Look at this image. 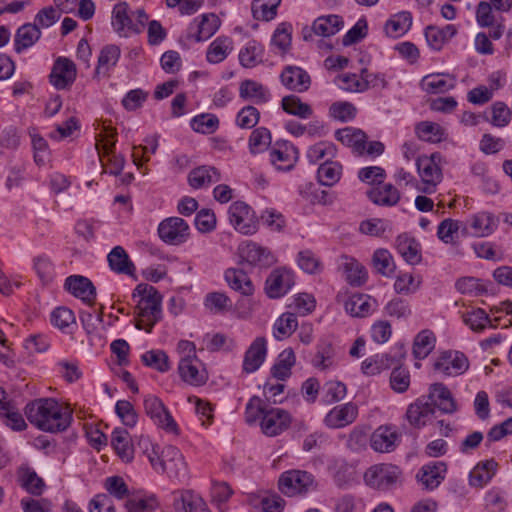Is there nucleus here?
<instances>
[{
  "label": "nucleus",
  "mask_w": 512,
  "mask_h": 512,
  "mask_svg": "<svg viewBox=\"0 0 512 512\" xmlns=\"http://www.w3.org/2000/svg\"><path fill=\"white\" fill-rule=\"evenodd\" d=\"M178 371L181 379L193 386L206 383L208 374L198 357H181Z\"/></svg>",
  "instance_id": "14"
},
{
  "label": "nucleus",
  "mask_w": 512,
  "mask_h": 512,
  "mask_svg": "<svg viewBox=\"0 0 512 512\" xmlns=\"http://www.w3.org/2000/svg\"><path fill=\"white\" fill-rule=\"evenodd\" d=\"M447 465L443 461H433L423 465L416 478L426 490H434L445 479Z\"/></svg>",
  "instance_id": "18"
},
{
  "label": "nucleus",
  "mask_w": 512,
  "mask_h": 512,
  "mask_svg": "<svg viewBox=\"0 0 512 512\" xmlns=\"http://www.w3.org/2000/svg\"><path fill=\"white\" fill-rule=\"evenodd\" d=\"M419 244L415 239L407 235H399L396 239V249L404 260L412 265L421 261V254L418 248Z\"/></svg>",
  "instance_id": "39"
},
{
  "label": "nucleus",
  "mask_w": 512,
  "mask_h": 512,
  "mask_svg": "<svg viewBox=\"0 0 512 512\" xmlns=\"http://www.w3.org/2000/svg\"><path fill=\"white\" fill-rule=\"evenodd\" d=\"M401 435L395 427L383 425L378 427L371 435L370 444L373 450L380 453H389L396 449Z\"/></svg>",
  "instance_id": "17"
},
{
  "label": "nucleus",
  "mask_w": 512,
  "mask_h": 512,
  "mask_svg": "<svg viewBox=\"0 0 512 512\" xmlns=\"http://www.w3.org/2000/svg\"><path fill=\"white\" fill-rule=\"evenodd\" d=\"M220 178V173L215 167L200 166L189 173L188 181L190 186L195 189H199L218 182Z\"/></svg>",
  "instance_id": "35"
},
{
  "label": "nucleus",
  "mask_w": 512,
  "mask_h": 512,
  "mask_svg": "<svg viewBox=\"0 0 512 512\" xmlns=\"http://www.w3.org/2000/svg\"><path fill=\"white\" fill-rule=\"evenodd\" d=\"M335 137L344 145L352 147L353 150L357 152L359 155L365 153L367 136L363 131L347 127L344 129L337 130L335 133Z\"/></svg>",
  "instance_id": "34"
},
{
  "label": "nucleus",
  "mask_w": 512,
  "mask_h": 512,
  "mask_svg": "<svg viewBox=\"0 0 512 512\" xmlns=\"http://www.w3.org/2000/svg\"><path fill=\"white\" fill-rule=\"evenodd\" d=\"M457 33L454 25L448 24L443 28L428 26L425 29V37L428 45L434 50H441L442 47L452 39Z\"/></svg>",
  "instance_id": "30"
},
{
  "label": "nucleus",
  "mask_w": 512,
  "mask_h": 512,
  "mask_svg": "<svg viewBox=\"0 0 512 512\" xmlns=\"http://www.w3.org/2000/svg\"><path fill=\"white\" fill-rule=\"evenodd\" d=\"M64 287L72 295L80 298L89 305H93L96 299V288L85 276L72 275L66 278Z\"/></svg>",
  "instance_id": "20"
},
{
  "label": "nucleus",
  "mask_w": 512,
  "mask_h": 512,
  "mask_svg": "<svg viewBox=\"0 0 512 512\" xmlns=\"http://www.w3.org/2000/svg\"><path fill=\"white\" fill-rule=\"evenodd\" d=\"M292 422L291 415L282 408H269L260 421L261 431L274 437L287 430Z\"/></svg>",
  "instance_id": "11"
},
{
  "label": "nucleus",
  "mask_w": 512,
  "mask_h": 512,
  "mask_svg": "<svg viewBox=\"0 0 512 512\" xmlns=\"http://www.w3.org/2000/svg\"><path fill=\"white\" fill-rule=\"evenodd\" d=\"M316 486L313 475L302 470L286 471L278 480L279 490L286 496L307 493Z\"/></svg>",
  "instance_id": "5"
},
{
  "label": "nucleus",
  "mask_w": 512,
  "mask_h": 512,
  "mask_svg": "<svg viewBox=\"0 0 512 512\" xmlns=\"http://www.w3.org/2000/svg\"><path fill=\"white\" fill-rule=\"evenodd\" d=\"M281 0H253L252 14L256 20L270 21L275 18Z\"/></svg>",
  "instance_id": "52"
},
{
  "label": "nucleus",
  "mask_w": 512,
  "mask_h": 512,
  "mask_svg": "<svg viewBox=\"0 0 512 512\" xmlns=\"http://www.w3.org/2000/svg\"><path fill=\"white\" fill-rule=\"evenodd\" d=\"M225 280L228 286L243 296L254 293V285L247 273L239 268H229L225 271Z\"/></svg>",
  "instance_id": "28"
},
{
  "label": "nucleus",
  "mask_w": 512,
  "mask_h": 512,
  "mask_svg": "<svg viewBox=\"0 0 512 512\" xmlns=\"http://www.w3.org/2000/svg\"><path fill=\"white\" fill-rule=\"evenodd\" d=\"M347 393L346 385L340 381H327L322 387V400L324 403L332 404L341 401Z\"/></svg>",
  "instance_id": "60"
},
{
  "label": "nucleus",
  "mask_w": 512,
  "mask_h": 512,
  "mask_svg": "<svg viewBox=\"0 0 512 512\" xmlns=\"http://www.w3.org/2000/svg\"><path fill=\"white\" fill-rule=\"evenodd\" d=\"M295 354L291 348L283 350L276 363L271 368V374L278 380H285L291 375V368L295 364Z\"/></svg>",
  "instance_id": "42"
},
{
  "label": "nucleus",
  "mask_w": 512,
  "mask_h": 512,
  "mask_svg": "<svg viewBox=\"0 0 512 512\" xmlns=\"http://www.w3.org/2000/svg\"><path fill=\"white\" fill-rule=\"evenodd\" d=\"M432 403V407L438 408L443 413H453L456 411V404L451 392L442 383L431 385L429 395L426 397Z\"/></svg>",
  "instance_id": "25"
},
{
  "label": "nucleus",
  "mask_w": 512,
  "mask_h": 512,
  "mask_svg": "<svg viewBox=\"0 0 512 512\" xmlns=\"http://www.w3.org/2000/svg\"><path fill=\"white\" fill-rule=\"evenodd\" d=\"M220 26V19L217 15L210 13L204 14L201 21L197 24L196 41H204L212 37Z\"/></svg>",
  "instance_id": "56"
},
{
  "label": "nucleus",
  "mask_w": 512,
  "mask_h": 512,
  "mask_svg": "<svg viewBox=\"0 0 512 512\" xmlns=\"http://www.w3.org/2000/svg\"><path fill=\"white\" fill-rule=\"evenodd\" d=\"M158 234L165 243L178 245L188 238L189 226L180 217H170L160 223Z\"/></svg>",
  "instance_id": "13"
},
{
  "label": "nucleus",
  "mask_w": 512,
  "mask_h": 512,
  "mask_svg": "<svg viewBox=\"0 0 512 512\" xmlns=\"http://www.w3.org/2000/svg\"><path fill=\"white\" fill-rule=\"evenodd\" d=\"M297 318L293 313L282 314L274 324V335L281 340L289 337L297 328Z\"/></svg>",
  "instance_id": "61"
},
{
  "label": "nucleus",
  "mask_w": 512,
  "mask_h": 512,
  "mask_svg": "<svg viewBox=\"0 0 512 512\" xmlns=\"http://www.w3.org/2000/svg\"><path fill=\"white\" fill-rule=\"evenodd\" d=\"M116 134V129L103 124L102 132L97 136L96 142V149L98 154L101 155V153H103L109 157V173L115 176L122 172L125 164L124 157L114 153L116 143L114 138Z\"/></svg>",
  "instance_id": "6"
},
{
  "label": "nucleus",
  "mask_w": 512,
  "mask_h": 512,
  "mask_svg": "<svg viewBox=\"0 0 512 512\" xmlns=\"http://www.w3.org/2000/svg\"><path fill=\"white\" fill-rule=\"evenodd\" d=\"M361 74V78H359L357 74H343L338 76L337 79L341 82L339 87L349 92L365 91L371 82L369 79L370 74H368L366 69H363Z\"/></svg>",
  "instance_id": "45"
},
{
  "label": "nucleus",
  "mask_w": 512,
  "mask_h": 512,
  "mask_svg": "<svg viewBox=\"0 0 512 512\" xmlns=\"http://www.w3.org/2000/svg\"><path fill=\"white\" fill-rule=\"evenodd\" d=\"M142 361L159 372H167L170 369L167 354L162 350H150L142 355Z\"/></svg>",
  "instance_id": "63"
},
{
  "label": "nucleus",
  "mask_w": 512,
  "mask_h": 512,
  "mask_svg": "<svg viewBox=\"0 0 512 512\" xmlns=\"http://www.w3.org/2000/svg\"><path fill=\"white\" fill-rule=\"evenodd\" d=\"M433 414L432 403L423 396L408 406L405 416L411 426L420 429L426 425Z\"/></svg>",
  "instance_id": "22"
},
{
  "label": "nucleus",
  "mask_w": 512,
  "mask_h": 512,
  "mask_svg": "<svg viewBox=\"0 0 512 512\" xmlns=\"http://www.w3.org/2000/svg\"><path fill=\"white\" fill-rule=\"evenodd\" d=\"M281 107L286 113L297 116L301 119H307L313 114L311 106L302 102L301 99L296 95H288L283 97L281 101Z\"/></svg>",
  "instance_id": "47"
},
{
  "label": "nucleus",
  "mask_w": 512,
  "mask_h": 512,
  "mask_svg": "<svg viewBox=\"0 0 512 512\" xmlns=\"http://www.w3.org/2000/svg\"><path fill=\"white\" fill-rule=\"evenodd\" d=\"M129 5L127 2H119L117 3L112 11V25L114 29L120 33L125 28L139 31V29L135 28L130 18L129 14Z\"/></svg>",
  "instance_id": "50"
},
{
  "label": "nucleus",
  "mask_w": 512,
  "mask_h": 512,
  "mask_svg": "<svg viewBox=\"0 0 512 512\" xmlns=\"http://www.w3.org/2000/svg\"><path fill=\"white\" fill-rule=\"evenodd\" d=\"M41 37V30L36 23H26L20 26L14 37L15 51L21 53L23 50L33 46Z\"/></svg>",
  "instance_id": "29"
},
{
  "label": "nucleus",
  "mask_w": 512,
  "mask_h": 512,
  "mask_svg": "<svg viewBox=\"0 0 512 512\" xmlns=\"http://www.w3.org/2000/svg\"><path fill=\"white\" fill-rule=\"evenodd\" d=\"M462 318L463 322L476 332L483 331L488 324L493 328L497 326V324H492L489 315L481 308L463 314Z\"/></svg>",
  "instance_id": "57"
},
{
  "label": "nucleus",
  "mask_w": 512,
  "mask_h": 512,
  "mask_svg": "<svg viewBox=\"0 0 512 512\" xmlns=\"http://www.w3.org/2000/svg\"><path fill=\"white\" fill-rule=\"evenodd\" d=\"M176 512H211L205 501L191 491L181 492L174 499Z\"/></svg>",
  "instance_id": "32"
},
{
  "label": "nucleus",
  "mask_w": 512,
  "mask_h": 512,
  "mask_svg": "<svg viewBox=\"0 0 512 512\" xmlns=\"http://www.w3.org/2000/svg\"><path fill=\"white\" fill-rule=\"evenodd\" d=\"M344 25L342 18L338 15L320 16L314 20L312 31L322 37H330L338 33Z\"/></svg>",
  "instance_id": "36"
},
{
  "label": "nucleus",
  "mask_w": 512,
  "mask_h": 512,
  "mask_svg": "<svg viewBox=\"0 0 512 512\" xmlns=\"http://www.w3.org/2000/svg\"><path fill=\"white\" fill-rule=\"evenodd\" d=\"M0 417L5 418L6 425L13 430L22 431L27 427L22 414L12 402H9L6 406H0Z\"/></svg>",
  "instance_id": "62"
},
{
  "label": "nucleus",
  "mask_w": 512,
  "mask_h": 512,
  "mask_svg": "<svg viewBox=\"0 0 512 512\" xmlns=\"http://www.w3.org/2000/svg\"><path fill=\"white\" fill-rule=\"evenodd\" d=\"M469 367L467 357L458 351H444L434 363L435 371L445 376H458Z\"/></svg>",
  "instance_id": "12"
},
{
  "label": "nucleus",
  "mask_w": 512,
  "mask_h": 512,
  "mask_svg": "<svg viewBox=\"0 0 512 512\" xmlns=\"http://www.w3.org/2000/svg\"><path fill=\"white\" fill-rule=\"evenodd\" d=\"M412 25V15L408 11H402L393 15L385 24L387 36L399 37L405 34Z\"/></svg>",
  "instance_id": "41"
},
{
  "label": "nucleus",
  "mask_w": 512,
  "mask_h": 512,
  "mask_svg": "<svg viewBox=\"0 0 512 512\" xmlns=\"http://www.w3.org/2000/svg\"><path fill=\"white\" fill-rule=\"evenodd\" d=\"M476 20L480 27H490L489 35L493 40H499L505 31L504 19H496L492 6L486 1H481L477 5Z\"/></svg>",
  "instance_id": "15"
},
{
  "label": "nucleus",
  "mask_w": 512,
  "mask_h": 512,
  "mask_svg": "<svg viewBox=\"0 0 512 512\" xmlns=\"http://www.w3.org/2000/svg\"><path fill=\"white\" fill-rule=\"evenodd\" d=\"M436 338L431 330L425 329L417 334L413 342V355L416 359L426 358L435 347Z\"/></svg>",
  "instance_id": "43"
},
{
  "label": "nucleus",
  "mask_w": 512,
  "mask_h": 512,
  "mask_svg": "<svg viewBox=\"0 0 512 512\" xmlns=\"http://www.w3.org/2000/svg\"><path fill=\"white\" fill-rule=\"evenodd\" d=\"M343 264L346 280L352 286H361L367 279L365 267L353 258H345Z\"/></svg>",
  "instance_id": "49"
},
{
  "label": "nucleus",
  "mask_w": 512,
  "mask_h": 512,
  "mask_svg": "<svg viewBox=\"0 0 512 512\" xmlns=\"http://www.w3.org/2000/svg\"><path fill=\"white\" fill-rule=\"evenodd\" d=\"M240 97L243 99H251L256 103H266L269 99V94L266 88L253 80H244L239 87Z\"/></svg>",
  "instance_id": "46"
},
{
  "label": "nucleus",
  "mask_w": 512,
  "mask_h": 512,
  "mask_svg": "<svg viewBox=\"0 0 512 512\" xmlns=\"http://www.w3.org/2000/svg\"><path fill=\"white\" fill-rule=\"evenodd\" d=\"M294 285L293 275L285 269H275L267 277L265 291L270 298H279Z\"/></svg>",
  "instance_id": "19"
},
{
  "label": "nucleus",
  "mask_w": 512,
  "mask_h": 512,
  "mask_svg": "<svg viewBox=\"0 0 512 512\" xmlns=\"http://www.w3.org/2000/svg\"><path fill=\"white\" fill-rule=\"evenodd\" d=\"M120 53V48L116 45L104 46L98 57V65L95 70V75H99L102 69L108 71L111 67H114L119 60Z\"/></svg>",
  "instance_id": "59"
},
{
  "label": "nucleus",
  "mask_w": 512,
  "mask_h": 512,
  "mask_svg": "<svg viewBox=\"0 0 512 512\" xmlns=\"http://www.w3.org/2000/svg\"><path fill=\"white\" fill-rule=\"evenodd\" d=\"M402 470L391 463H381L369 467L364 473L366 485L379 491H388L401 482Z\"/></svg>",
  "instance_id": "3"
},
{
  "label": "nucleus",
  "mask_w": 512,
  "mask_h": 512,
  "mask_svg": "<svg viewBox=\"0 0 512 512\" xmlns=\"http://www.w3.org/2000/svg\"><path fill=\"white\" fill-rule=\"evenodd\" d=\"M415 131L419 139L431 143L441 142L444 139L445 134L444 129L438 123L430 121H422L418 123Z\"/></svg>",
  "instance_id": "48"
},
{
  "label": "nucleus",
  "mask_w": 512,
  "mask_h": 512,
  "mask_svg": "<svg viewBox=\"0 0 512 512\" xmlns=\"http://www.w3.org/2000/svg\"><path fill=\"white\" fill-rule=\"evenodd\" d=\"M483 119L495 127H505L510 122L511 111L504 102L498 101L491 106V117L489 118L485 112L483 113Z\"/></svg>",
  "instance_id": "58"
},
{
  "label": "nucleus",
  "mask_w": 512,
  "mask_h": 512,
  "mask_svg": "<svg viewBox=\"0 0 512 512\" xmlns=\"http://www.w3.org/2000/svg\"><path fill=\"white\" fill-rule=\"evenodd\" d=\"M278 147L270 152V161L278 169L287 171L294 167L297 161L298 151L293 145H288L287 142L282 145L277 144Z\"/></svg>",
  "instance_id": "26"
},
{
  "label": "nucleus",
  "mask_w": 512,
  "mask_h": 512,
  "mask_svg": "<svg viewBox=\"0 0 512 512\" xmlns=\"http://www.w3.org/2000/svg\"><path fill=\"white\" fill-rule=\"evenodd\" d=\"M372 263L376 271L385 277H390L396 269L393 257L386 249H377L373 254Z\"/></svg>",
  "instance_id": "54"
},
{
  "label": "nucleus",
  "mask_w": 512,
  "mask_h": 512,
  "mask_svg": "<svg viewBox=\"0 0 512 512\" xmlns=\"http://www.w3.org/2000/svg\"><path fill=\"white\" fill-rule=\"evenodd\" d=\"M132 297H139L136 305V327L150 333L154 325L161 319L162 296L153 286L141 283L134 289Z\"/></svg>",
  "instance_id": "2"
},
{
  "label": "nucleus",
  "mask_w": 512,
  "mask_h": 512,
  "mask_svg": "<svg viewBox=\"0 0 512 512\" xmlns=\"http://www.w3.org/2000/svg\"><path fill=\"white\" fill-rule=\"evenodd\" d=\"M109 268L123 275L133 276L136 267L122 246H115L107 255Z\"/></svg>",
  "instance_id": "27"
},
{
  "label": "nucleus",
  "mask_w": 512,
  "mask_h": 512,
  "mask_svg": "<svg viewBox=\"0 0 512 512\" xmlns=\"http://www.w3.org/2000/svg\"><path fill=\"white\" fill-rule=\"evenodd\" d=\"M440 159L439 153H433L431 156H420L416 161L418 173L425 184V193H433L442 180V171L438 165Z\"/></svg>",
  "instance_id": "8"
},
{
  "label": "nucleus",
  "mask_w": 512,
  "mask_h": 512,
  "mask_svg": "<svg viewBox=\"0 0 512 512\" xmlns=\"http://www.w3.org/2000/svg\"><path fill=\"white\" fill-rule=\"evenodd\" d=\"M28 421L38 429L50 433L65 431L72 422V412L53 398H39L25 407Z\"/></svg>",
  "instance_id": "1"
},
{
  "label": "nucleus",
  "mask_w": 512,
  "mask_h": 512,
  "mask_svg": "<svg viewBox=\"0 0 512 512\" xmlns=\"http://www.w3.org/2000/svg\"><path fill=\"white\" fill-rule=\"evenodd\" d=\"M280 80L287 89L296 92L307 91L311 84L309 74L297 66H286L280 75Z\"/></svg>",
  "instance_id": "23"
},
{
  "label": "nucleus",
  "mask_w": 512,
  "mask_h": 512,
  "mask_svg": "<svg viewBox=\"0 0 512 512\" xmlns=\"http://www.w3.org/2000/svg\"><path fill=\"white\" fill-rule=\"evenodd\" d=\"M229 221L238 232L244 235H252L258 230L256 219L250 206L243 201L232 203L228 210Z\"/></svg>",
  "instance_id": "7"
},
{
  "label": "nucleus",
  "mask_w": 512,
  "mask_h": 512,
  "mask_svg": "<svg viewBox=\"0 0 512 512\" xmlns=\"http://www.w3.org/2000/svg\"><path fill=\"white\" fill-rule=\"evenodd\" d=\"M498 463L494 459H489L478 463L469 473V484L480 488L486 485L495 475Z\"/></svg>",
  "instance_id": "31"
},
{
  "label": "nucleus",
  "mask_w": 512,
  "mask_h": 512,
  "mask_svg": "<svg viewBox=\"0 0 512 512\" xmlns=\"http://www.w3.org/2000/svg\"><path fill=\"white\" fill-rule=\"evenodd\" d=\"M341 172V164L327 160L319 166L317 177L322 185L332 186L340 180Z\"/></svg>",
  "instance_id": "53"
},
{
  "label": "nucleus",
  "mask_w": 512,
  "mask_h": 512,
  "mask_svg": "<svg viewBox=\"0 0 512 512\" xmlns=\"http://www.w3.org/2000/svg\"><path fill=\"white\" fill-rule=\"evenodd\" d=\"M144 408L155 425L167 432L178 434L177 423L157 396L148 395L144 399Z\"/></svg>",
  "instance_id": "9"
},
{
  "label": "nucleus",
  "mask_w": 512,
  "mask_h": 512,
  "mask_svg": "<svg viewBox=\"0 0 512 512\" xmlns=\"http://www.w3.org/2000/svg\"><path fill=\"white\" fill-rule=\"evenodd\" d=\"M21 486L32 495L39 496L42 494L45 483L34 470L25 469L21 475Z\"/></svg>",
  "instance_id": "64"
},
{
  "label": "nucleus",
  "mask_w": 512,
  "mask_h": 512,
  "mask_svg": "<svg viewBox=\"0 0 512 512\" xmlns=\"http://www.w3.org/2000/svg\"><path fill=\"white\" fill-rule=\"evenodd\" d=\"M111 444L117 455L125 462L133 459L135 447L131 443V437L125 429L117 428L112 432Z\"/></svg>",
  "instance_id": "33"
},
{
  "label": "nucleus",
  "mask_w": 512,
  "mask_h": 512,
  "mask_svg": "<svg viewBox=\"0 0 512 512\" xmlns=\"http://www.w3.org/2000/svg\"><path fill=\"white\" fill-rule=\"evenodd\" d=\"M271 133L265 127H259L252 131L248 146L251 154H258L266 151L271 144Z\"/></svg>",
  "instance_id": "55"
},
{
  "label": "nucleus",
  "mask_w": 512,
  "mask_h": 512,
  "mask_svg": "<svg viewBox=\"0 0 512 512\" xmlns=\"http://www.w3.org/2000/svg\"><path fill=\"white\" fill-rule=\"evenodd\" d=\"M375 300L363 294H354L345 302V310L353 317H366L371 311Z\"/></svg>",
  "instance_id": "40"
},
{
  "label": "nucleus",
  "mask_w": 512,
  "mask_h": 512,
  "mask_svg": "<svg viewBox=\"0 0 512 512\" xmlns=\"http://www.w3.org/2000/svg\"><path fill=\"white\" fill-rule=\"evenodd\" d=\"M157 473H166L170 478L183 479L187 476V465L180 450L167 445L159 450V458L152 465Z\"/></svg>",
  "instance_id": "4"
},
{
  "label": "nucleus",
  "mask_w": 512,
  "mask_h": 512,
  "mask_svg": "<svg viewBox=\"0 0 512 512\" xmlns=\"http://www.w3.org/2000/svg\"><path fill=\"white\" fill-rule=\"evenodd\" d=\"M232 51V40L228 37L216 38L208 47L206 58L209 63L222 62Z\"/></svg>",
  "instance_id": "44"
},
{
  "label": "nucleus",
  "mask_w": 512,
  "mask_h": 512,
  "mask_svg": "<svg viewBox=\"0 0 512 512\" xmlns=\"http://www.w3.org/2000/svg\"><path fill=\"white\" fill-rule=\"evenodd\" d=\"M75 63L66 57H58L49 75L50 83L58 90L69 88L76 80Z\"/></svg>",
  "instance_id": "10"
},
{
  "label": "nucleus",
  "mask_w": 512,
  "mask_h": 512,
  "mask_svg": "<svg viewBox=\"0 0 512 512\" xmlns=\"http://www.w3.org/2000/svg\"><path fill=\"white\" fill-rule=\"evenodd\" d=\"M239 253L243 260L251 265L269 266L274 259L270 252L254 242H245L240 245Z\"/></svg>",
  "instance_id": "24"
},
{
  "label": "nucleus",
  "mask_w": 512,
  "mask_h": 512,
  "mask_svg": "<svg viewBox=\"0 0 512 512\" xmlns=\"http://www.w3.org/2000/svg\"><path fill=\"white\" fill-rule=\"evenodd\" d=\"M368 198L377 205L394 206L400 200V193L392 184H385L367 192Z\"/></svg>",
  "instance_id": "37"
},
{
  "label": "nucleus",
  "mask_w": 512,
  "mask_h": 512,
  "mask_svg": "<svg viewBox=\"0 0 512 512\" xmlns=\"http://www.w3.org/2000/svg\"><path fill=\"white\" fill-rule=\"evenodd\" d=\"M498 218L488 212H480L471 219V228L473 235L485 237L493 233L498 226Z\"/></svg>",
  "instance_id": "38"
},
{
  "label": "nucleus",
  "mask_w": 512,
  "mask_h": 512,
  "mask_svg": "<svg viewBox=\"0 0 512 512\" xmlns=\"http://www.w3.org/2000/svg\"><path fill=\"white\" fill-rule=\"evenodd\" d=\"M267 356V341L264 337H257L248 347L243 359V372L254 373L264 363Z\"/></svg>",
  "instance_id": "21"
},
{
  "label": "nucleus",
  "mask_w": 512,
  "mask_h": 512,
  "mask_svg": "<svg viewBox=\"0 0 512 512\" xmlns=\"http://www.w3.org/2000/svg\"><path fill=\"white\" fill-rule=\"evenodd\" d=\"M358 416V406L353 402L337 405L325 416L324 423L332 429L343 428L352 424Z\"/></svg>",
  "instance_id": "16"
},
{
  "label": "nucleus",
  "mask_w": 512,
  "mask_h": 512,
  "mask_svg": "<svg viewBox=\"0 0 512 512\" xmlns=\"http://www.w3.org/2000/svg\"><path fill=\"white\" fill-rule=\"evenodd\" d=\"M263 46L256 40H250L239 53L242 66L251 68L262 61Z\"/></svg>",
  "instance_id": "51"
}]
</instances>
